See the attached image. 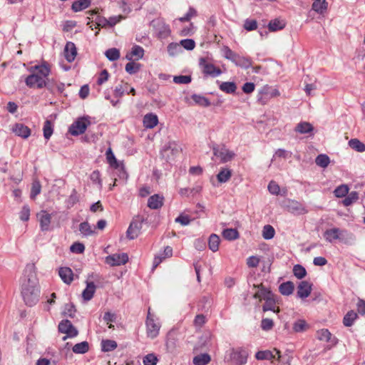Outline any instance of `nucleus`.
I'll use <instances>...</instances> for the list:
<instances>
[{"mask_svg":"<svg viewBox=\"0 0 365 365\" xmlns=\"http://www.w3.org/2000/svg\"><path fill=\"white\" fill-rule=\"evenodd\" d=\"M25 272L27 275L21 286V295L26 304L32 307L38 302L40 296V287L34 265H27Z\"/></svg>","mask_w":365,"mask_h":365,"instance_id":"1","label":"nucleus"},{"mask_svg":"<svg viewBox=\"0 0 365 365\" xmlns=\"http://www.w3.org/2000/svg\"><path fill=\"white\" fill-rule=\"evenodd\" d=\"M91 123L90 116L83 115L79 117L70 125L68 132L73 136H78L86 132Z\"/></svg>","mask_w":365,"mask_h":365,"instance_id":"2","label":"nucleus"},{"mask_svg":"<svg viewBox=\"0 0 365 365\" xmlns=\"http://www.w3.org/2000/svg\"><path fill=\"white\" fill-rule=\"evenodd\" d=\"M281 205L289 212L294 215H304L308 212L306 206L295 200L285 199L282 202Z\"/></svg>","mask_w":365,"mask_h":365,"instance_id":"3","label":"nucleus"},{"mask_svg":"<svg viewBox=\"0 0 365 365\" xmlns=\"http://www.w3.org/2000/svg\"><path fill=\"white\" fill-rule=\"evenodd\" d=\"M31 73L26 76L24 80L26 85L29 88H37L38 89L46 88L48 90H50V88L48 87V83H47L45 79L34 72Z\"/></svg>","mask_w":365,"mask_h":365,"instance_id":"4","label":"nucleus"},{"mask_svg":"<svg viewBox=\"0 0 365 365\" xmlns=\"http://www.w3.org/2000/svg\"><path fill=\"white\" fill-rule=\"evenodd\" d=\"M212 151L215 156L220 158L222 163L231 161L235 156V153L227 149L224 145L220 147L215 144L212 147Z\"/></svg>","mask_w":365,"mask_h":365,"instance_id":"5","label":"nucleus"},{"mask_svg":"<svg viewBox=\"0 0 365 365\" xmlns=\"http://www.w3.org/2000/svg\"><path fill=\"white\" fill-rule=\"evenodd\" d=\"M58 329L59 332L66 334L63 337V341L66 340L68 338H73L78 334V329L68 319H63L60 322Z\"/></svg>","mask_w":365,"mask_h":365,"instance_id":"6","label":"nucleus"},{"mask_svg":"<svg viewBox=\"0 0 365 365\" xmlns=\"http://www.w3.org/2000/svg\"><path fill=\"white\" fill-rule=\"evenodd\" d=\"M199 66L204 74L212 77H217L222 73V71L213 63L207 62L205 58L201 57L199 60Z\"/></svg>","mask_w":365,"mask_h":365,"instance_id":"7","label":"nucleus"},{"mask_svg":"<svg viewBox=\"0 0 365 365\" xmlns=\"http://www.w3.org/2000/svg\"><path fill=\"white\" fill-rule=\"evenodd\" d=\"M147 335L151 339L155 338L159 334L160 325L155 323L153 316L150 314V309L146 319Z\"/></svg>","mask_w":365,"mask_h":365,"instance_id":"8","label":"nucleus"},{"mask_svg":"<svg viewBox=\"0 0 365 365\" xmlns=\"http://www.w3.org/2000/svg\"><path fill=\"white\" fill-rule=\"evenodd\" d=\"M128 261V255L126 253L113 254L106 257V263L114 267L125 264Z\"/></svg>","mask_w":365,"mask_h":365,"instance_id":"9","label":"nucleus"},{"mask_svg":"<svg viewBox=\"0 0 365 365\" xmlns=\"http://www.w3.org/2000/svg\"><path fill=\"white\" fill-rule=\"evenodd\" d=\"M40 229L42 232H48L51 230L50 225L51 222V215L48 213L46 210H41L37 213Z\"/></svg>","mask_w":365,"mask_h":365,"instance_id":"10","label":"nucleus"},{"mask_svg":"<svg viewBox=\"0 0 365 365\" xmlns=\"http://www.w3.org/2000/svg\"><path fill=\"white\" fill-rule=\"evenodd\" d=\"M313 284L306 280L302 281L297 286V297L300 299L308 297L312 291Z\"/></svg>","mask_w":365,"mask_h":365,"instance_id":"11","label":"nucleus"},{"mask_svg":"<svg viewBox=\"0 0 365 365\" xmlns=\"http://www.w3.org/2000/svg\"><path fill=\"white\" fill-rule=\"evenodd\" d=\"M144 219L140 221H132L130 222L126 231V236L129 240H134L138 237Z\"/></svg>","mask_w":365,"mask_h":365,"instance_id":"12","label":"nucleus"},{"mask_svg":"<svg viewBox=\"0 0 365 365\" xmlns=\"http://www.w3.org/2000/svg\"><path fill=\"white\" fill-rule=\"evenodd\" d=\"M13 133L16 135L19 136L24 139L28 138L31 135V129L23 123H16L12 128Z\"/></svg>","mask_w":365,"mask_h":365,"instance_id":"13","label":"nucleus"},{"mask_svg":"<svg viewBox=\"0 0 365 365\" xmlns=\"http://www.w3.org/2000/svg\"><path fill=\"white\" fill-rule=\"evenodd\" d=\"M77 56V48L74 43L68 41L64 48V56L66 60L71 63Z\"/></svg>","mask_w":365,"mask_h":365,"instance_id":"14","label":"nucleus"},{"mask_svg":"<svg viewBox=\"0 0 365 365\" xmlns=\"http://www.w3.org/2000/svg\"><path fill=\"white\" fill-rule=\"evenodd\" d=\"M317 338L320 341H325L329 342L332 346L338 343V339L331 334L327 329H322L317 331Z\"/></svg>","mask_w":365,"mask_h":365,"instance_id":"15","label":"nucleus"},{"mask_svg":"<svg viewBox=\"0 0 365 365\" xmlns=\"http://www.w3.org/2000/svg\"><path fill=\"white\" fill-rule=\"evenodd\" d=\"M28 70L30 72H34V73L40 75L42 78L43 77L46 78L47 76H49V74L51 73L50 67H49L48 63H46V62H43L41 65H36L34 66H31L30 68H29Z\"/></svg>","mask_w":365,"mask_h":365,"instance_id":"16","label":"nucleus"},{"mask_svg":"<svg viewBox=\"0 0 365 365\" xmlns=\"http://www.w3.org/2000/svg\"><path fill=\"white\" fill-rule=\"evenodd\" d=\"M338 234L339 237V241L345 245H351L356 240L355 235L347 230L339 228Z\"/></svg>","mask_w":365,"mask_h":365,"instance_id":"17","label":"nucleus"},{"mask_svg":"<svg viewBox=\"0 0 365 365\" xmlns=\"http://www.w3.org/2000/svg\"><path fill=\"white\" fill-rule=\"evenodd\" d=\"M173 255V248L170 246L165 247L163 252L155 255L153 263V269H155L167 257H170Z\"/></svg>","mask_w":365,"mask_h":365,"instance_id":"18","label":"nucleus"},{"mask_svg":"<svg viewBox=\"0 0 365 365\" xmlns=\"http://www.w3.org/2000/svg\"><path fill=\"white\" fill-rule=\"evenodd\" d=\"M164 197L159 194L151 195L148 200V207L152 210H158L163 205Z\"/></svg>","mask_w":365,"mask_h":365,"instance_id":"19","label":"nucleus"},{"mask_svg":"<svg viewBox=\"0 0 365 365\" xmlns=\"http://www.w3.org/2000/svg\"><path fill=\"white\" fill-rule=\"evenodd\" d=\"M58 274L62 281L66 284H70L73 280V273L70 267H60Z\"/></svg>","mask_w":365,"mask_h":365,"instance_id":"20","label":"nucleus"},{"mask_svg":"<svg viewBox=\"0 0 365 365\" xmlns=\"http://www.w3.org/2000/svg\"><path fill=\"white\" fill-rule=\"evenodd\" d=\"M217 83L219 85L220 91L227 94H235L236 93L237 84L234 81L221 82L217 80Z\"/></svg>","mask_w":365,"mask_h":365,"instance_id":"21","label":"nucleus"},{"mask_svg":"<svg viewBox=\"0 0 365 365\" xmlns=\"http://www.w3.org/2000/svg\"><path fill=\"white\" fill-rule=\"evenodd\" d=\"M86 287L82 292V297L84 301H90L96 292V286L93 282H86Z\"/></svg>","mask_w":365,"mask_h":365,"instance_id":"22","label":"nucleus"},{"mask_svg":"<svg viewBox=\"0 0 365 365\" xmlns=\"http://www.w3.org/2000/svg\"><path fill=\"white\" fill-rule=\"evenodd\" d=\"M212 301L209 296H203L197 302V308L199 312L207 313L212 306Z\"/></svg>","mask_w":365,"mask_h":365,"instance_id":"23","label":"nucleus"},{"mask_svg":"<svg viewBox=\"0 0 365 365\" xmlns=\"http://www.w3.org/2000/svg\"><path fill=\"white\" fill-rule=\"evenodd\" d=\"M314 129V126L310 123L302 121L296 125L294 131L301 134H309L312 133Z\"/></svg>","mask_w":365,"mask_h":365,"instance_id":"24","label":"nucleus"},{"mask_svg":"<svg viewBox=\"0 0 365 365\" xmlns=\"http://www.w3.org/2000/svg\"><path fill=\"white\" fill-rule=\"evenodd\" d=\"M158 123V118L153 113L146 114L143 118V125L146 128H153Z\"/></svg>","mask_w":365,"mask_h":365,"instance_id":"25","label":"nucleus"},{"mask_svg":"<svg viewBox=\"0 0 365 365\" xmlns=\"http://www.w3.org/2000/svg\"><path fill=\"white\" fill-rule=\"evenodd\" d=\"M339 228L338 227L327 229L324 231L323 237L327 242L332 243L334 240H339Z\"/></svg>","mask_w":365,"mask_h":365,"instance_id":"26","label":"nucleus"},{"mask_svg":"<svg viewBox=\"0 0 365 365\" xmlns=\"http://www.w3.org/2000/svg\"><path fill=\"white\" fill-rule=\"evenodd\" d=\"M294 290V284L291 281L282 282L279 286V292L284 296L291 295Z\"/></svg>","mask_w":365,"mask_h":365,"instance_id":"27","label":"nucleus"},{"mask_svg":"<svg viewBox=\"0 0 365 365\" xmlns=\"http://www.w3.org/2000/svg\"><path fill=\"white\" fill-rule=\"evenodd\" d=\"M259 290L257 293L255 294V298H262L265 300L267 298L272 297L273 295V292L268 288H266L263 284H259L257 286Z\"/></svg>","mask_w":365,"mask_h":365,"instance_id":"28","label":"nucleus"},{"mask_svg":"<svg viewBox=\"0 0 365 365\" xmlns=\"http://www.w3.org/2000/svg\"><path fill=\"white\" fill-rule=\"evenodd\" d=\"M328 6V3L326 0H313L312 9L317 14H324Z\"/></svg>","mask_w":365,"mask_h":365,"instance_id":"29","label":"nucleus"},{"mask_svg":"<svg viewBox=\"0 0 365 365\" xmlns=\"http://www.w3.org/2000/svg\"><path fill=\"white\" fill-rule=\"evenodd\" d=\"M91 4V0H78L71 5V9L74 12L81 11L88 8Z\"/></svg>","mask_w":365,"mask_h":365,"instance_id":"30","label":"nucleus"},{"mask_svg":"<svg viewBox=\"0 0 365 365\" xmlns=\"http://www.w3.org/2000/svg\"><path fill=\"white\" fill-rule=\"evenodd\" d=\"M80 200V195L77 190L74 188L72 190L71 195L66 200L65 204L67 209H71Z\"/></svg>","mask_w":365,"mask_h":365,"instance_id":"31","label":"nucleus"},{"mask_svg":"<svg viewBox=\"0 0 365 365\" xmlns=\"http://www.w3.org/2000/svg\"><path fill=\"white\" fill-rule=\"evenodd\" d=\"M232 177V170L227 168H222L217 175V180L220 183L227 182Z\"/></svg>","mask_w":365,"mask_h":365,"instance_id":"32","label":"nucleus"},{"mask_svg":"<svg viewBox=\"0 0 365 365\" xmlns=\"http://www.w3.org/2000/svg\"><path fill=\"white\" fill-rule=\"evenodd\" d=\"M222 237L229 241L237 240L240 237L239 232L235 228H226L222 232Z\"/></svg>","mask_w":365,"mask_h":365,"instance_id":"33","label":"nucleus"},{"mask_svg":"<svg viewBox=\"0 0 365 365\" xmlns=\"http://www.w3.org/2000/svg\"><path fill=\"white\" fill-rule=\"evenodd\" d=\"M101 345L103 352L112 351L118 346L117 342L112 339H103L101 342Z\"/></svg>","mask_w":365,"mask_h":365,"instance_id":"34","label":"nucleus"},{"mask_svg":"<svg viewBox=\"0 0 365 365\" xmlns=\"http://www.w3.org/2000/svg\"><path fill=\"white\" fill-rule=\"evenodd\" d=\"M106 156L108 163L110 165V167L118 169L120 168V164L118 161L117 160L112 149L110 148H108L106 152Z\"/></svg>","mask_w":365,"mask_h":365,"instance_id":"35","label":"nucleus"},{"mask_svg":"<svg viewBox=\"0 0 365 365\" xmlns=\"http://www.w3.org/2000/svg\"><path fill=\"white\" fill-rule=\"evenodd\" d=\"M358 318V314L353 310L349 311L343 318V324L345 327H351L355 320Z\"/></svg>","mask_w":365,"mask_h":365,"instance_id":"36","label":"nucleus"},{"mask_svg":"<svg viewBox=\"0 0 365 365\" xmlns=\"http://www.w3.org/2000/svg\"><path fill=\"white\" fill-rule=\"evenodd\" d=\"M292 328L294 332L301 333L306 331L309 328V325L304 319H299L293 323Z\"/></svg>","mask_w":365,"mask_h":365,"instance_id":"37","label":"nucleus"},{"mask_svg":"<svg viewBox=\"0 0 365 365\" xmlns=\"http://www.w3.org/2000/svg\"><path fill=\"white\" fill-rule=\"evenodd\" d=\"M88 13L91 16H96L95 19V23L97 25V27L101 26V27H106L108 26V20L104 16L98 15V9H93L91 11H89Z\"/></svg>","mask_w":365,"mask_h":365,"instance_id":"38","label":"nucleus"},{"mask_svg":"<svg viewBox=\"0 0 365 365\" xmlns=\"http://www.w3.org/2000/svg\"><path fill=\"white\" fill-rule=\"evenodd\" d=\"M191 98L196 104L205 108L209 107L211 105V103L207 98L200 94L194 93L191 96Z\"/></svg>","mask_w":365,"mask_h":365,"instance_id":"39","label":"nucleus"},{"mask_svg":"<svg viewBox=\"0 0 365 365\" xmlns=\"http://www.w3.org/2000/svg\"><path fill=\"white\" fill-rule=\"evenodd\" d=\"M211 361L210 356L207 354H200L193 358V364L195 365H206Z\"/></svg>","mask_w":365,"mask_h":365,"instance_id":"40","label":"nucleus"},{"mask_svg":"<svg viewBox=\"0 0 365 365\" xmlns=\"http://www.w3.org/2000/svg\"><path fill=\"white\" fill-rule=\"evenodd\" d=\"M79 231L86 237L93 235L96 233L95 230L92 229L87 221L83 222L79 225Z\"/></svg>","mask_w":365,"mask_h":365,"instance_id":"41","label":"nucleus"},{"mask_svg":"<svg viewBox=\"0 0 365 365\" xmlns=\"http://www.w3.org/2000/svg\"><path fill=\"white\" fill-rule=\"evenodd\" d=\"M220 240L218 235L212 234L208 239V247L212 252H217L219 250Z\"/></svg>","mask_w":365,"mask_h":365,"instance_id":"42","label":"nucleus"},{"mask_svg":"<svg viewBox=\"0 0 365 365\" xmlns=\"http://www.w3.org/2000/svg\"><path fill=\"white\" fill-rule=\"evenodd\" d=\"M285 27V23L277 19L272 20L268 24V29L269 31L274 32L283 29Z\"/></svg>","mask_w":365,"mask_h":365,"instance_id":"43","label":"nucleus"},{"mask_svg":"<svg viewBox=\"0 0 365 365\" xmlns=\"http://www.w3.org/2000/svg\"><path fill=\"white\" fill-rule=\"evenodd\" d=\"M349 147L359 153L365 151V144L357 138H352L349 141Z\"/></svg>","mask_w":365,"mask_h":365,"instance_id":"44","label":"nucleus"},{"mask_svg":"<svg viewBox=\"0 0 365 365\" xmlns=\"http://www.w3.org/2000/svg\"><path fill=\"white\" fill-rule=\"evenodd\" d=\"M88 350H89V344H88V342L86 341L78 343V344H75L72 348V351L75 354H83L88 352Z\"/></svg>","mask_w":365,"mask_h":365,"instance_id":"45","label":"nucleus"},{"mask_svg":"<svg viewBox=\"0 0 365 365\" xmlns=\"http://www.w3.org/2000/svg\"><path fill=\"white\" fill-rule=\"evenodd\" d=\"M252 65V59L250 57L239 56L235 66L244 69L250 68Z\"/></svg>","mask_w":365,"mask_h":365,"instance_id":"46","label":"nucleus"},{"mask_svg":"<svg viewBox=\"0 0 365 365\" xmlns=\"http://www.w3.org/2000/svg\"><path fill=\"white\" fill-rule=\"evenodd\" d=\"M359 199V194L356 191H352L348 193L344 199L342 200V203L344 206L348 207L351 205L354 202Z\"/></svg>","mask_w":365,"mask_h":365,"instance_id":"47","label":"nucleus"},{"mask_svg":"<svg viewBox=\"0 0 365 365\" xmlns=\"http://www.w3.org/2000/svg\"><path fill=\"white\" fill-rule=\"evenodd\" d=\"M43 137L46 140H49L53 133V125L49 120L44 122L43 127Z\"/></svg>","mask_w":365,"mask_h":365,"instance_id":"48","label":"nucleus"},{"mask_svg":"<svg viewBox=\"0 0 365 365\" xmlns=\"http://www.w3.org/2000/svg\"><path fill=\"white\" fill-rule=\"evenodd\" d=\"M224 51V57L230 61H231L233 63H236L237 58L239 57V54L232 51L228 46H225L223 47Z\"/></svg>","mask_w":365,"mask_h":365,"instance_id":"49","label":"nucleus"},{"mask_svg":"<svg viewBox=\"0 0 365 365\" xmlns=\"http://www.w3.org/2000/svg\"><path fill=\"white\" fill-rule=\"evenodd\" d=\"M349 187L347 185L342 184L335 188L334 194L336 197H344L349 193Z\"/></svg>","mask_w":365,"mask_h":365,"instance_id":"50","label":"nucleus"},{"mask_svg":"<svg viewBox=\"0 0 365 365\" xmlns=\"http://www.w3.org/2000/svg\"><path fill=\"white\" fill-rule=\"evenodd\" d=\"M255 358L257 360H272L275 358L272 351L269 350L258 351L255 354Z\"/></svg>","mask_w":365,"mask_h":365,"instance_id":"51","label":"nucleus"},{"mask_svg":"<svg viewBox=\"0 0 365 365\" xmlns=\"http://www.w3.org/2000/svg\"><path fill=\"white\" fill-rule=\"evenodd\" d=\"M315 163L318 166L325 168L329 165L330 159L326 154H319L317 156Z\"/></svg>","mask_w":365,"mask_h":365,"instance_id":"52","label":"nucleus"},{"mask_svg":"<svg viewBox=\"0 0 365 365\" xmlns=\"http://www.w3.org/2000/svg\"><path fill=\"white\" fill-rule=\"evenodd\" d=\"M140 63L130 61L126 63L125 70L128 73L133 75L138 73L140 70Z\"/></svg>","mask_w":365,"mask_h":365,"instance_id":"53","label":"nucleus"},{"mask_svg":"<svg viewBox=\"0 0 365 365\" xmlns=\"http://www.w3.org/2000/svg\"><path fill=\"white\" fill-rule=\"evenodd\" d=\"M294 275L299 279H302L307 276L306 269L301 264H295L293 267Z\"/></svg>","mask_w":365,"mask_h":365,"instance_id":"54","label":"nucleus"},{"mask_svg":"<svg viewBox=\"0 0 365 365\" xmlns=\"http://www.w3.org/2000/svg\"><path fill=\"white\" fill-rule=\"evenodd\" d=\"M275 235V230L274 227L270 225H266L264 226L262 230V237L264 240H272Z\"/></svg>","mask_w":365,"mask_h":365,"instance_id":"55","label":"nucleus"},{"mask_svg":"<svg viewBox=\"0 0 365 365\" xmlns=\"http://www.w3.org/2000/svg\"><path fill=\"white\" fill-rule=\"evenodd\" d=\"M168 52L170 56H175L182 52V48L180 43L172 42L167 47Z\"/></svg>","mask_w":365,"mask_h":365,"instance_id":"56","label":"nucleus"},{"mask_svg":"<svg viewBox=\"0 0 365 365\" xmlns=\"http://www.w3.org/2000/svg\"><path fill=\"white\" fill-rule=\"evenodd\" d=\"M105 55L110 61H115L120 58V51L115 48H112L108 49L105 52Z\"/></svg>","mask_w":365,"mask_h":365,"instance_id":"57","label":"nucleus"},{"mask_svg":"<svg viewBox=\"0 0 365 365\" xmlns=\"http://www.w3.org/2000/svg\"><path fill=\"white\" fill-rule=\"evenodd\" d=\"M265 302L262 306L263 312L274 311V306L276 304L275 295L264 300Z\"/></svg>","mask_w":365,"mask_h":365,"instance_id":"58","label":"nucleus"},{"mask_svg":"<svg viewBox=\"0 0 365 365\" xmlns=\"http://www.w3.org/2000/svg\"><path fill=\"white\" fill-rule=\"evenodd\" d=\"M170 33L169 25L163 24L158 29V36L160 38H166L170 35Z\"/></svg>","mask_w":365,"mask_h":365,"instance_id":"59","label":"nucleus"},{"mask_svg":"<svg viewBox=\"0 0 365 365\" xmlns=\"http://www.w3.org/2000/svg\"><path fill=\"white\" fill-rule=\"evenodd\" d=\"M76 312V309L73 303L71 302L65 304L64 310L63 312V315L73 318L75 317Z\"/></svg>","mask_w":365,"mask_h":365,"instance_id":"60","label":"nucleus"},{"mask_svg":"<svg viewBox=\"0 0 365 365\" xmlns=\"http://www.w3.org/2000/svg\"><path fill=\"white\" fill-rule=\"evenodd\" d=\"M192 81L190 75H179L173 77V82L178 84H188Z\"/></svg>","mask_w":365,"mask_h":365,"instance_id":"61","label":"nucleus"},{"mask_svg":"<svg viewBox=\"0 0 365 365\" xmlns=\"http://www.w3.org/2000/svg\"><path fill=\"white\" fill-rule=\"evenodd\" d=\"M90 179L93 183L97 184L99 188L102 187L103 183L101 180V175L99 170H93L90 175Z\"/></svg>","mask_w":365,"mask_h":365,"instance_id":"62","label":"nucleus"},{"mask_svg":"<svg viewBox=\"0 0 365 365\" xmlns=\"http://www.w3.org/2000/svg\"><path fill=\"white\" fill-rule=\"evenodd\" d=\"M243 27L247 31H255L257 29V21L255 19H246Z\"/></svg>","mask_w":365,"mask_h":365,"instance_id":"63","label":"nucleus"},{"mask_svg":"<svg viewBox=\"0 0 365 365\" xmlns=\"http://www.w3.org/2000/svg\"><path fill=\"white\" fill-rule=\"evenodd\" d=\"M158 359L155 354H148L143 357L144 365H156Z\"/></svg>","mask_w":365,"mask_h":365,"instance_id":"64","label":"nucleus"}]
</instances>
